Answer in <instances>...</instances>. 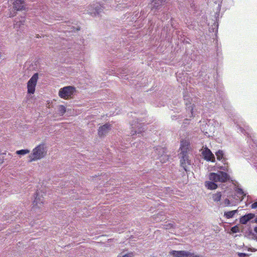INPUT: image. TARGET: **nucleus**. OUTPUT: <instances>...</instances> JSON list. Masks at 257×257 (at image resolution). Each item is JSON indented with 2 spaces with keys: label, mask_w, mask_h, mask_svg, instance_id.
Here are the masks:
<instances>
[{
  "label": "nucleus",
  "mask_w": 257,
  "mask_h": 257,
  "mask_svg": "<svg viewBox=\"0 0 257 257\" xmlns=\"http://www.w3.org/2000/svg\"><path fill=\"white\" fill-rule=\"evenodd\" d=\"M120 46H122L123 47L124 46V42L123 41L122 42V45L121 44V42H120Z\"/></svg>",
  "instance_id": "obj_43"
},
{
  "label": "nucleus",
  "mask_w": 257,
  "mask_h": 257,
  "mask_svg": "<svg viewBox=\"0 0 257 257\" xmlns=\"http://www.w3.org/2000/svg\"><path fill=\"white\" fill-rule=\"evenodd\" d=\"M220 205L223 207L233 206H235V202L232 201V199L228 198L225 199L222 202L220 203Z\"/></svg>",
  "instance_id": "obj_22"
},
{
  "label": "nucleus",
  "mask_w": 257,
  "mask_h": 257,
  "mask_svg": "<svg viewBox=\"0 0 257 257\" xmlns=\"http://www.w3.org/2000/svg\"><path fill=\"white\" fill-rule=\"evenodd\" d=\"M110 129V124L108 123H105L102 126L99 127L98 131V134L99 137H103L107 134Z\"/></svg>",
  "instance_id": "obj_19"
},
{
  "label": "nucleus",
  "mask_w": 257,
  "mask_h": 257,
  "mask_svg": "<svg viewBox=\"0 0 257 257\" xmlns=\"http://www.w3.org/2000/svg\"><path fill=\"white\" fill-rule=\"evenodd\" d=\"M76 50L77 52H79V49H76Z\"/></svg>",
  "instance_id": "obj_50"
},
{
  "label": "nucleus",
  "mask_w": 257,
  "mask_h": 257,
  "mask_svg": "<svg viewBox=\"0 0 257 257\" xmlns=\"http://www.w3.org/2000/svg\"><path fill=\"white\" fill-rule=\"evenodd\" d=\"M23 0H15L13 3L14 8L16 11H21L23 10L24 7Z\"/></svg>",
  "instance_id": "obj_21"
},
{
  "label": "nucleus",
  "mask_w": 257,
  "mask_h": 257,
  "mask_svg": "<svg viewBox=\"0 0 257 257\" xmlns=\"http://www.w3.org/2000/svg\"><path fill=\"white\" fill-rule=\"evenodd\" d=\"M179 115H172L171 118L173 120H176L179 118Z\"/></svg>",
  "instance_id": "obj_37"
},
{
  "label": "nucleus",
  "mask_w": 257,
  "mask_h": 257,
  "mask_svg": "<svg viewBox=\"0 0 257 257\" xmlns=\"http://www.w3.org/2000/svg\"><path fill=\"white\" fill-rule=\"evenodd\" d=\"M248 250H251V251H255L256 250H255V249H250V248H248Z\"/></svg>",
  "instance_id": "obj_41"
},
{
  "label": "nucleus",
  "mask_w": 257,
  "mask_h": 257,
  "mask_svg": "<svg viewBox=\"0 0 257 257\" xmlns=\"http://www.w3.org/2000/svg\"><path fill=\"white\" fill-rule=\"evenodd\" d=\"M60 17H55V19L56 20H60V19H59Z\"/></svg>",
  "instance_id": "obj_42"
},
{
  "label": "nucleus",
  "mask_w": 257,
  "mask_h": 257,
  "mask_svg": "<svg viewBox=\"0 0 257 257\" xmlns=\"http://www.w3.org/2000/svg\"><path fill=\"white\" fill-rule=\"evenodd\" d=\"M166 217L165 214V212L163 211L159 212L158 213L154 215L152 218L151 220L152 221L159 222L164 220H165Z\"/></svg>",
  "instance_id": "obj_20"
},
{
  "label": "nucleus",
  "mask_w": 257,
  "mask_h": 257,
  "mask_svg": "<svg viewBox=\"0 0 257 257\" xmlns=\"http://www.w3.org/2000/svg\"><path fill=\"white\" fill-rule=\"evenodd\" d=\"M170 253L175 257H202L201 255L195 254L194 253L184 250H172Z\"/></svg>",
  "instance_id": "obj_11"
},
{
  "label": "nucleus",
  "mask_w": 257,
  "mask_h": 257,
  "mask_svg": "<svg viewBox=\"0 0 257 257\" xmlns=\"http://www.w3.org/2000/svg\"><path fill=\"white\" fill-rule=\"evenodd\" d=\"M75 91V88L72 86H65L61 88L59 91V96L63 99L71 97Z\"/></svg>",
  "instance_id": "obj_8"
},
{
  "label": "nucleus",
  "mask_w": 257,
  "mask_h": 257,
  "mask_svg": "<svg viewBox=\"0 0 257 257\" xmlns=\"http://www.w3.org/2000/svg\"><path fill=\"white\" fill-rule=\"evenodd\" d=\"M80 44L79 45H73V47L71 48H69L68 49H70V50L68 52V53H69L70 51L71 52H73V51H71V49H77V48H80Z\"/></svg>",
  "instance_id": "obj_34"
},
{
  "label": "nucleus",
  "mask_w": 257,
  "mask_h": 257,
  "mask_svg": "<svg viewBox=\"0 0 257 257\" xmlns=\"http://www.w3.org/2000/svg\"><path fill=\"white\" fill-rule=\"evenodd\" d=\"M66 111V108L64 105H61L59 106L58 111L60 115L62 116L65 113Z\"/></svg>",
  "instance_id": "obj_30"
},
{
  "label": "nucleus",
  "mask_w": 257,
  "mask_h": 257,
  "mask_svg": "<svg viewBox=\"0 0 257 257\" xmlns=\"http://www.w3.org/2000/svg\"><path fill=\"white\" fill-rule=\"evenodd\" d=\"M30 152L28 149H22L16 151V154L19 155H24Z\"/></svg>",
  "instance_id": "obj_31"
},
{
  "label": "nucleus",
  "mask_w": 257,
  "mask_h": 257,
  "mask_svg": "<svg viewBox=\"0 0 257 257\" xmlns=\"http://www.w3.org/2000/svg\"><path fill=\"white\" fill-rule=\"evenodd\" d=\"M165 150L164 148L161 147L154 149L152 157L154 159H159L162 163H165L169 159L168 156L165 155Z\"/></svg>",
  "instance_id": "obj_6"
},
{
  "label": "nucleus",
  "mask_w": 257,
  "mask_h": 257,
  "mask_svg": "<svg viewBox=\"0 0 257 257\" xmlns=\"http://www.w3.org/2000/svg\"><path fill=\"white\" fill-rule=\"evenodd\" d=\"M238 212L237 210H232L229 211L225 212L224 213V216L227 219L232 218L234 215Z\"/></svg>",
  "instance_id": "obj_26"
},
{
  "label": "nucleus",
  "mask_w": 257,
  "mask_h": 257,
  "mask_svg": "<svg viewBox=\"0 0 257 257\" xmlns=\"http://www.w3.org/2000/svg\"><path fill=\"white\" fill-rule=\"evenodd\" d=\"M135 118L137 120L133 122L132 124L133 130H132L131 134L133 136L135 135H138L140 136V135H141L144 132L145 128L143 127V123L141 122V121H142V120L136 117Z\"/></svg>",
  "instance_id": "obj_7"
},
{
  "label": "nucleus",
  "mask_w": 257,
  "mask_h": 257,
  "mask_svg": "<svg viewBox=\"0 0 257 257\" xmlns=\"http://www.w3.org/2000/svg\"><path fill=\"white\" fill-rule=\"evenodd\" d=\"M34 197L35 199L33 202V210L37 207L40 208L41 204L43 203V197L40 196L39 193L38 191L36 192Z\"/></svg>",
  "instance_id": "obj_16"
},
{
  "label": "nucleus",
  "mask_w": 257,
  "mask_h": 257,
  "mask_svg": "<svg viewBox=\"0 0 257 257\" xmlns=\"http://www.w3.org/2000/svg\"><path fill=\"white\" fill-rule=\"evenodd\" d=\"M34 226H35V225H34V224H32L31 225V226H32V227H34Z\"/></svg>",
  "instance_id": "obj_47"
},
{
  "label": "nucleus",
  "mask_w": 257,
  "mask_h": 257,
  "mask_svg": "<svg viewBox=\"0 0 257 257\" xmlns=\"http://www.w3.org/2000/svg\"><path fill=\"white\" fill-rule=\"evenodd\" d=\"M221 196V193L220 192H217L216 193L212 195V198L214 202H217L220 201Z\"/></svg>",
  "instance_id": "obj_27"
},
{
  "label": "nucleus",
  "mask_w": 257,
  "mask_h": 257,
  "mask_svg": "<svg viewBox=\"0 0 257 257\" xmlns=\"http://www.w3.org/2000/svg\"><path fill=\"white\" fill-rule=\"evenodd\" d=\"M14 15H11L10 16V17H14Z\"/></svg>",
  "instance_id": "obj_48"
},
{
  "label": "nucleus",
  "mask_w": 257,
  "mask_h": 257,
  "mask_svg": "<svg viewBox=\"0 0 257 257\" xmlns=\"http://www.w3.org/2000/svg\"><path fill=\"white\" fill-rule=\"evenodd\" d=\"M251 222L257 223V217L253 220L251 221Z\"/></svg>",
  "instance_id": "obj_39"
},
{
  "label": "nucleus",
  "mask_w": 257,
  "mask_h": 257,
  "mask_svg": "<svg viewBox=\"0 0 257 257\" xmlns=\"http://www.w3.org/2000/svg\"><path fill=\"white\" fill-rule=\"evenodd\" d=\"M103 10V7L99 3L93 4L87 10V13L93 17L99 15Z\"/></svg>",
  "instance_id": "obj_10"
},
{
  "label": "nucleus",
  "mask_w": 257,
  "mask_h": 257,
  "mask_svg": "<svg viewBox=\"0 0 257 257\" xmlns=\"http://www.w3.org/2000/svg\"><path fill=\"white\" fill-rule=\"evenodd\" d=\"M128 70L126 68H116V70H112L111 72H110L109 75L112 74L118 76V77H121V79H128L127 76Z\"/></svg>",
  "instance_id": "obj_12"
},
{
  "label": "nucleus",
  "mask_w": 257,
  "mask_h": 257,
  "mask_svg": "<svg viewBox=\"0 0 257 257\" xmlns=\"http://www.w3.org/2000/svg\"><path fill=\"white\" fill-rule=\"evenodd\" d=\"M36 37L39 38V35H37Z\"/></svg>",
  "instance_id": "obj_49"
},
{
  "label": "nucleus",
  "mask_w": 257,
  "mask_h": 257,
  "mask_svg": "<svg viewBox=\"0 0 257 257\" xmlns=\"http://www.w3.org/2000/svg\"><path fill=\"white\" fill-rule=\"evenodd\" d=\"M216 32H217V31H218V25H216Z\"/></svg>",
  "instance_id": "obj_44"
},
{
  "label": "nucleus",
  "mask_w": 257,
  "mask_h": 257,
  "mask_svg": "<svg viewBox=\"0 0 257 257\" xmlns=\"http://www.w3.org/2000/svg\"><path fill=\"white\" fill-rule=\"evenodd\" d=\"M120 49L119 47H118V48H116L117 50H119Z\"/></svg>",
  "instance_id": "obj_51"
},
{
  "label": "nucleus",
  "mask_w": 257,
  "mask_h": 257,
  "mask_svg": "<svg viewBox=\"0 0 257 257\" xmlns=\"http://www.w3.org/2000/svg\"><path fill=\"white\" fill-rule=\"evenodd\" d=\"M190 119H188V118L185 119L183 121L184 126V127L186 126V125L190 123Z\"/></svg>",
  "instance_id": "obj_35"
},
{
  "label": "nucleus",
  "mask_w": 257,
  "mask_h": 257,
  "mask_svg": "<svg viewBox=\"0 0 257 257\" xmlns=\"http://www.w3.org/2000/svg\"><path fill=\"white\" fill-rule=\"evenodd\" d=\"M255 216V214L252 213H248L240 217L239 218V222L241 224H246L247 222L254 218Z\"/></svg>",
  "instance_id": "obj_18"
},
{
  "label": "nucleus",
  "mask_w": 257,
  "mask_h": 257,
  "mask_svg": "<svg viewBox=\"0 0 257 257\" xmlns=\"http://www.w3.org/2000/svg\"><path fill=\"white\" fill-rule=\"evenodd\" d=\"M38 79V73H35L29 79L27 83L28 93L29 94H34L35 91V88Z\"/></svg>",
  "instance_id": "obj_9"
},
{
  "label": "nucleus",
  "mask_w": 257,
  "mask_h": 257,
  "mask_svg": "<svg viewBox=\"0 0 257 257\" xmlns=\"http://www.w3.org/2000/svg\"><path fill=\"white\" fill-rule=\"evenodd\" d=\"M162 225V228L165 229H174L176 227V225L173 221L166 222Z\"/></svg>",
  "instance_id": "obj_23"
},
{
  "label": "nucleus",
  "mask_w": 257,
  "mask_h": 257,
  "mask_svg": "<svg viewBox=\"0 0 257 257\" xmlns=\"http://www.w3.org/2000/svg\"><path fill=\"white\" fill-rule=\"evenodd\" d=\"M221 169H223V170L224 171H228V169L226 167L224 166V167H221Z\"/></svg>",
  "instance_id": "obj_38"
},
{
  "label": "nucleus",
  "mask_w": 257,
  "mask_h": 257,
  "mask_svg": "<svg viewBox=\"0 0 257 257\" xmlns=\"http://www.w3.org/2000/svg\"><path fill=\"white\" fill-rule=\"evenodd\" d=\"M209 178L211 181H206L205 186L210 190L215 189L217 188L216 182H225L230 180V176L226 172L219 171L218 173H211Z\"/></svg>",
  "instance_id": "obj_2"
},
{
  "label": "nucleus",
  "mask_w": 257,
  "mask_h": 257,
  "mask_svg": "<svg viewBox=\"0 0 257 257\" xmlns=\"http://www.w3.org/2000/svg\"><path fill=\"white\" fill-rule=\"evenodd\" d=\"M125 47L122 50V52H118L116 55L119 58H126L128 59L129 57L126 55L127 52H133L135 49L132 45L128 44L125 46Z\"/></svg>",
  "instance_id": "obj_14"
},
{
  "label": "nucleus",
  "mask_w": 257,
  "mask_h": 257,
  "mask_svg": "<svg viewBox=\"0 0 257 257\" xmlns=\"http://www.w3.org/2000/svg\"><path fill=\"white\" fill-rule=\"evenodd\" d=\"M203 158L207 161L215 162V156L207 147L204 148L202 152Z\"/></svg>",
  "instance_id": "obj_15"
},
{
  "label": "nucleus",
  "mask_w": 257,
  "mask_h": 257,
  "mask_svg": "<svg viewBox=\"0 0 257 257\" xmlns=\"http://www.w3.org/2000/svg\"><path fill=\"white\" fill-rule=\"evenodd\" d=\"M23 213L22 212H20V213H19L18 214H17V212H15L14 214H13L11 216V218L10 219V220L11 221H13L14 220H15V219L17 217H19V218H21L22 217V216H23ZM9 221H8V222H10L9 221V219H8Z\"/></svg>",
  "instance_id": "obj_29"
},
{
  "label": "nucleus",
  "mask_w": 257,
  "mask_h": 257,
  "mask_svg": "<svg viewBox=\"0 0 257 257\" xmlns=\"http://www.w3.org/2000/svg\"><path fill=\"white\" fill-rule=\"evenodd\" d=\"M235 193L236 195H238V196H240L241 198H243V196H245V193L243 192V190L240 188H236L235 190Z\"/></svg>",
  "instance_id": "obj_28"
},
{
  "label": "nucleus",
  "mask_w": 257,
  "mask_h": 257,
  "mask_svg": "<svg viewBox=\"0 0 257 257\" xmlns=\"http://www.w3.org/2000/svg\"><path fill=\"white\" fill-rule=\"evenodd\" d=\"M107 241H112V239H111V238L108 239H107Z\"/></svg>",
  "instance_id": "obj_46"
},
{
  "label": "nucleus",
  "mask_w": 257,
  "mask_h": 257,
  "mask_svg": "<svg viewBox=\"0 0 257 257\" xmlns=\"http://www.w3.org/2000/svg\"><path fill=\"white\" fill-rule=\"evenodd\" d=\"M69 28L66 30L67 31H69L70 32H76L80 30L79 28H75L74 26H69Z\"/></svg>",
  "instance_id": "obj_32"
},
{
  "label": "nucleus",
  "mask_w": 257,
  "mask_h": 257,
  "mask_svg": "<svg viewBox=\"0 0 257 257\" xmlns=\"http://www.w3.org/2000/svg\"><path fill=\"white\" fill-rule=\"evenodd\" d=\"M217 160L221 161L222 162L225 164L226 160L224 158V153L222 151L218 150L215 153Z\"/></svg>",
  "instance_id": "obj_24"
},
{
  "label": "nucleus",
  "mask_w": 257,
  "mask_h": 257,
  "mask_svg": "<svg viewBox=\"0 0 257 257\" xmlns=\"http://www.w3.org/2000/svg\"><path fill=\"white\" fill-rule=\"evenodd\" d=\"M254 231L257 233V226H255L254 228Z\"/></svg>",
  "instance_id": "obj_40"
},
{
  "label": "nucleus",
  "mask_w": 257,
  "mask_h": 257,
  "mask_svg": "<svg viewBox=\"0 0 257 257\" xmlns=\"http://www.w3.org/2000/svg\"><path fill=\"white\" fill-rule=\"evenodd\" d=\"M151 12L154 15H157V11L160 10L161 7V5L163 3V0H151Z\"/></svg>",
  "instance_id": "obj_17"
},
{
  "label": "nucleus",
  "mask_w": 257,
  "mask_h": 257,
  "mask_svg": "<svg viewBox=\"0 0 257 257\" xmlns=\"http://www.w3.org/2000/svg\"><path fill=\"white\" fill-rule=\"evenodd\" d=\"M193 88H190L189 90H185L183 92V98L186 106V111L187 112V116L191 117L193 116V102L195 101L196 97L193 94Z\"/></svg>",
  "instance_id": "obj_4"
},
{
  "label": "nucleus",
  "mask_w": 257,
  "mask_h": 257,
  "mask_svg": "<svg viewBox=\"0 0 257 257\" xmlns=\"http://www.w3.org/2000/svg\"><path fill=\"white\" fill-rule=\"evenodd\" d=\"M230 231L232 233L239 232V227L237 225H235V226L231 227V228L230 229Z\"/></svg>",
  "instance_id": "obj_33"
},
{
  "label": "nucleus",
  "mask_w": 257,
  "mask_h": 257,
  "mask_svg": "<svg viewBox=\"0 0 257 257\" xmlns=\"http://www.w3.org/2000/svg\"><path fill=\"white\" fill-rule=\"evenodd\" d=\"M199 82L202 83L206 93L205 99L211 104H222L224 108L228 111L229 116L234 123L236 124L238 132L247 137V142L249 148L251 156L247 158L248 162L257 169V138L251 128L240 116L233 111L229 102L224 91L222 83L217 78H198Z\"/></svg>",
  "instance_id": "obj_1"
},
{
  "label": "nucleus",
  "mask_w": 257,
  "mask_h": 257,
  "mask_svg": "<svg viewBox=\"0 0 257 257\" xmlns=\"http://www.w3.org/2000/svg\"><path fill=\"white\" fill-rule=\"evenodd\" d=\"M238 256L239 257H245L248 256V254L245 253H242V252H238L237 253Z\"/></svg>",
  "instance_id": "obj_36"
},
{
  "label": "nucleus",
  "mask_w": 257,
  "mask_h": 257,
  "mask_svg": "<svg viewBox=\"0 0 257 257\" xmlns=\"http://www.w3.org/2000/svg\"><path fill=\"white\" fill-rule=\"evenodd\" d=\"M25 23V16H21L20 18H16L14 21V28L20 32L24 31Z\"/></svg>",
  "instance_id": "obj_13"
},
{
  "label": "nucleus",
  "mask_w": 257,
  "mask_h": 257,
  "mask_svg": "<svg viewBox=\"0 0 257 257\" xmlns=\"http://www.w3.org/2000/svg\"><path fill=\"white\" fill-rule=\"evenodd\" d=\"M230 198L232 199V201L235 202V205H236L238 202L241 201L243 198H241L240 196L236 195L235 193L232 194L229 196Z\"/></svg>",
  "instance_id": "obj_25"
},
{
  "label": "nucleus",
  "mask_w": 257,
  "mask_h": 257,
  "mask_svg": "<svg viewBox=\"0 0 257 257\" xmlns=\"http://www.w3.org/2000/svg\"><path fill=\"white\" fill-rule=\"evenodd\" d=\"M190 143L186 140H182L180 142L179 158L180 159L181 166L184 170L187 171V166L191 165V161L189 159L188 152L189 151Z\"/></svg>",
  "instance_id": "obj_3"
},
{
  "label": "nucleus",
  "mask_w": 257,
  "mask_h": 257,
  "mask_svg": "<svg viewBox=\"0 0 257 257\" xmlns=\"http://www.w3.org/2000/svg\"><path fill=\"white\" fill-rule=\"evenodd\" d=\"M46 154V151L45 150L44 145H39L33 149V153L29 156V162H31L40 160L44 158Z\"/></svg>",
  "instance_id": "obj_5"
},
{
  "label": "nucleus",
  "mask_w": 257,
  "mask_h": 257,
  "mask_svg": "<svg viewBox=\"0 0 257 257\" xmlns=\"http://www.w3.org/2000/svg\"><path fill=\"white\" fill-rule=\"evenodd\" d=\"M3 162V160H1L0 159V164H2Z\"/></svg>",
  "instance_id": "obj_45"
}]
</instances>
